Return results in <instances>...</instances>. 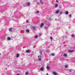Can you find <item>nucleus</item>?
Wrapping results in <instances>:
<instances>
[{"label": "nucleus", "instance_id": "nucleus-39", "mask_svg": "<svg viewBox=\"0 0 75 75\" xmlns=\"http://www.w3.org/2000/svg\"><path fill=\"white\" fill-rule=\"evenodd\" d=\"M59 8H61V7L59 6Z\"/></svg>", "mask_w": 75, "mask_h": 75}, {"label": "nucleus", "instance_id": "nucleus-16", "mask_svg": "<svg viewBox=\"0 0 75 75\" xmlns=\"http://www.w3.org/2000/svg\"><path fill=\"white\" fill-rule=\"evenodd\" d=\"M40 3L42 4H44V3L42 2V0H40Z\"/></svg>", "mask_w": 75, "mask_h": 75}, {"label": "nucleus", "instance_id": "nucleus-27", "mask_svg": "<svg viewBox=\"0 0 75 75\" xmlns=\"http://www.w3.org/2000/svg\"><path fill=\"white\" fill-rule=\"evenodd\" d=\"M25 74H26V75H28V72H26L25 73Z\"/></svg>", "mask_w": 75, "mask_h": 75}, {"label": "nucleus", "instance_id": "nucleus-33", "mask_svg": "<svg viewBox=\"0 0 75 75\" xmlns=\"http://www.w3.org/2000/svg\"><path fill=\"white\" fill-rule=\"evenodd\" d=\"M40 57H41V55H40V56H38V58H40Z\"/></svg>", "mask_w": 75, "mask_h": 75}, {"label": "nucleus", "instance_id": "nucleus-12", "mask_svg": "<svg viewBox=\"0 0 75 75\" xmlns=\"http://www.w3.org/2000/svg\"><path fill=\"white\" fill-rule=\"evenodd\" d=\"M58 12H59V10H57L56 12H55V13L56 14H57V13H58Z\"/></svg>", "mask_w": 75, "mask_h": 75}, {"label": "nucleus", "instance_id": "nucleus-29", "mask_svg": "<svg viewBox=\"0 0 75 75\" xmlns=\"http://www.w3.org/2000/svg\"><path fill=\"white\" fill-rule=\"evenodd\" d=\"M69 72H72V70H69Z\"/></svg>", "mask_w": 75, "mask_h": 75}, {"label": "nucleus", "instance_id": "nucleus-19", "mask_svg": "<svg viewBox=\"0 0 75 75\" xmlns=\"http://www.w3.org/2000/svg\"><path fill=\"white\" fill-rule=\"evenodd\" d=\"M48 26H45V29H47L48 28Z\"/></svg>", "mask_w": 75, "mask_h": 75}, {"label": "nucleus", "instance_id": "nucleus-25", "mask_svg": "<svg viewBox=\"0 0 75 75\" xmlns=\"http://www.w3.org/2000/svg\"><path fill=\"white\" fill-rule=\"evenodd\" d=\"M69 17H70V18H71V17H72V16L71 15H69Z\"/></svg>", "mask_w": 75, "mask_h": 75}, {"label": "nucleus", "instance_id": "nucleus-11", "mask_svg": "<svg viewBox=\"0 0 75 75\" xmlns=\"http://www.w3.org/2000/svg\"><path fill=\"white\" fill-rule=\"evenodd\" d=\"M26 31L27 33H30V30L28 29H27L26 30Z\"/></svg>", "mask_w": 75, "mask_h": 75}, {"label": "nucleus", "instance_id": "nucleus-14", "mask_svg": "<svg viewBox=\"0 0 75 75\" xmlns=\"http://www.w3.org/2000/svg\"><path fill=\"white\" fill-rule=\"evenodd\" d=\"M65 14H68V11H66L65 12Z\"/></svg>", "mask_w": 75, "mask_h": 75}, {"label": "nucleus", "instance_id": "nucleus-37", "mask_svg": "<svg viewBox=\"0 0 75 75\" xmlns=\"http://www.w3.org/2000/svg\"><path fill=\"white\" fill-rule=\"evenodd\" d=\"M12 17L13 18H14V16H12Z\"/></svg>", "mask_w": 75, "mask_h": 75}, {"label": "nucleus", "instance_id": "nucleus-10", "mask_svg": "<svg viewBox=\"0 0 75 75\" xmlns=\"http://www.w3.org/2000/svg\"><path fill=\"white\" fill-rule=\"evenodd\" d=\"M63 56L64 57H67V54H64V55H63Z\"/></svg>", "mask_w": 75, "mask_h": 75}, {"label": "nucleus", "instance_id": "nucleus-9", "mask_svg": "<svg viewBox=\"0 0 75 75\" xmlns=\"http://www.w3.org/2000/svg\"><path fill=\"white\" fill-rule=\"evenodd\" d=\"M20 56V54H17L16 56V58H18Z\"/></svg>", "mask_w": 75, "mask_h": 75}, {"label": "nucleus", "instance_id": "nucleus-17", "mask_svg": "<svg viewBox=\"0 0 75 75\" xmlns=\"http://www.w3.org/2000/svg\"><path fill=\"white\" fill-rule=\"evenodd\" d=\"M39 52H40V55L42 54V51H40Z\"/></svg>", "mask_w": 75, "mask_h": 75}, {"label": "nucleus", "instance_id": "nucleus-24", "mask_svg": "<svg viewBox=\"0 0 75 75\" xmlns=\"http://www.w3.org/2000/svg\"><path fill=\"white\" fill-rule=\"evenodd\" d=\"M52 56H55V54H54V53H52Z\"/></svg>", "mask_w": 75, "mask_h": 75}, {"label": "nucleus", "instance_id": "nucleus-40", "mask_svg": "<svg viewBox=\"0 0 75 75\" xmlns=\"http://www.w3.org/2000/svg\"><path fill=\"white\" fill-rule=\"evenodd\" d=\"M46 74H47V75H48V73H47Z\"/></svg>", "mask_w": 75, "mask_h": 75}, {"label": "nucleus", "instance_id": "nucleus-32", "mask_svg": "<svg viewBox=\"0 0 75 75\" xmlns=\"http://www.w3.org/2000/svg\"><path fill=\"white\" fill-rule=\"evenodd\" d=\"M41 34H39V36H41Z\"/></svg>", "mask_w": 75, "mask_h": 75}, {"label": "nucleus", "instance_id": "nucleus-13", "mask_svg": "<svg viewBox=\"0 0 75 75\" xmlns=\"http://www.w3.org/2000/svg\"><path fill=\"white\" fill-rule=\"evenodd\" d=\"M46 68L47 69H50V67H49V66H47V67H46Z\"/></svg>", "mask_w": 75, "mask_h": 75}, {"label": "nucleus", "instance_id": "nucleus-1", "mask_svg": "<svg viewBox=\"0 0 75 75\" xmlns=\"http://www.w3.org/2000/svg\"><path fill=\"white\" fill-rule=\"evenodd\" d=\"M30 4H31V3L30 2H28L26 3V6H30Z\"/></svg>", "mask_w": 75, "mask_h": 75}, {"label": "nucleus", "instance_id": "nucleus-45", "mask_svg": "<svg viewBox=\"0 0 75 75\" xmlns=\"http://www.w3.org/2000/svg\"><path fill=\"white\" fill-rule=\"evenodd\" d=\"M6 69H7V68H6Z\"/></svg>", "mask_w": 75, "mask_h": 75}, {"label": "nucleus", "instance_id": "nucleus-31", "mask_svg": "<svg viewBox=\"0 0 75 75\" xmlns=\"http://www.w3.org/2000/svg\"><path fill=\"white\" fill-rule=\"evenodd\" d=\"M49 20H51V18H50L49 19Z\"/></svg>", "mask_w": 75, "mask_h": 75}, {"label": "nucleus", "instance_id": "nucleus-36", "mask_svg": "<svg viewBox=\"0 0 75 75\" xmlns=\"http://www.w3.org/2000/svg\"><path fill=\"white\" fill-rule=\"evenodd\" d=\"M55 20L56 21H57V19H55Z\"/></svg>", "mask_w": 75, "mask_h": 75}, {"label": "nucleus", "instance_id": "nucleus-7", "mask_svg": "<svg viewBox=\"0 0 75 75\" xmlns=\"http://www.w3.org/2000/svg\"><path fill=\"white\" fill-rule=\"evenodd\" d=\"M32 30H33V31H35V27L34 26L32 28Z\"/></svg>", "mask_w": 75, "mask_h": 75}, {"label": "nucleus", "instance_id": "nucleus-42", "mask_svg": "<svg viewBox=\"0 0 75 75\" xmlns=\"http://www.w3.org/2000/svg\"><path fill=\"white\" fill-rule=\"evenodd\" d=\"M1 55V54L0 53V56Z\"/></svg>", "mask_w": 75, "mask_h": 75}, {"label": "nucleus", "instance_id": "nucleus-41", "mask_svg": "<svg viewBox=\"0 0 75 75\" xmlns=\"http://www.w3.org/2000/svg\"><path fill=\"white\" fill-rule=\"evenodd\" d=\"M38 4H39L40 3H39V2H38Z\"/></svg>", "mask_w": 75, "mask_h": 75}, {"label": "nucleus", "instance_id": "nucleus-4", "mask_svg": "<svg viewBox=\"0 0 75 75\" xmlns=\"http://www.w3.org/2000/svg\"><path fill=\"white\" fill-rule=\"evenodd\" d=\"M44 24L43 23H42L41 25L40 26V27H42L44 26Z\"/></svg>", "mask_w": 75, "mask_h": 75}, {"label": "nucleus", "instance_id": "nucleus-30", "mask_svg": "<svg viewBox=\"0 0 75 75\" xmlns=\"http://www.w3.org/2000/svg\"><path fill=\"white\" fill-rule=\"evenodd\" d=\"M63 12H61L60 13V14H62Z\"/></svg>", "mask_w": 75, "mask_h": 75}, {"label": "nucleus", "instance_id": "nucleus-28", "mask_svg": "<svg viewBox=\"0 0 75 75\" xmlns=\"http://www.w3.org/2000/svg\"><path fill=\"white\" fill-rule=\"evenodd\" d=\"M39 60L40 61H41V58H39Z\"/></svg>", "mask_w": 75, "mask_h": 75}, {"label": "nucleus", "instance_id": "nucleus-20", "mask_svg": "<svg viewBox=\"0 0 75 75\" xmlns=\"http://www.w3.org/2000/svg\"><path fill=\"white\" fill-rule=\"evenodd\" d=\"M35 38H38V36L37 35L35 36Z\"/></svg>", "mask_w": 75, "mask_h": 75}, {"label": "nucleus", "instance_id": "nucleus-35", "mask_svg": "<svg viewBox=\"0 0 75 75\" xmlns=\"http://www.w3.org/2000/svg\"><path fill=\"white\" fill-rule=\"evenodd\" d=\"M27 23H28V21H27Z\"/></svg>", "mask_w": 75, "mask_h": 75}, {"label": "nucleus", "instance_id": "nucleus-6", "mask_svg": "<svg viewBox=\"0 0 75 75\" xmlns=\"http://www.w3.org/2000/svg\"><path fill=\"white\" fill-rule=\"evenodd\" d=\"M69 52H70V53H71V52H74V50H69L68 51Z\"/></svg>", "mask_w": 75, "mask_h": 75}, {"label": "nucleus", "instance_id": "nucleus-18", "mask_svg": "<svg viewBox=\"0 0 75 75\" xmlns=\"http://www.w3.org/2000/svg\"><path fill=\"white\" fill-rule=\"evenodd\" d=\"M8 40H11V38L10 37H8Z\"/></svg>", "mask_w": 75, "mask_h": 75}, {"label": "nucleus", "instance_id": "nucleus-43", "mask_svg": "<svg viewBox=\"0 0 75 75\" xmlns=\"http://www.w3.org/2000/svg\"><path fill=\"white\" fill-rule=\"evenodd\" d=\"M48 26H50V25H49Z\"/></svg>", "mask_w": 75, "mask_h": 75}, {"label": "nucleus", "instance_id": "nucleus-34", "mask_svg": "<svg viewBox=\"0 0 75 75\" xmlns=\"http://www.w3.org/2000/svg\"><path fill=\"white\" fill-rule=\"evenodd\" d=\"M56 2H57V3H58V0H56Z\"/></svg>", "mask_w": 75, "mask_h": 75}, {"label": "nucleus", "instance_id": "nucleus-5", "mask_svg": "<svg viewBox=\"0 0 75 75\" xmlns=\"http://www.w3.org/2000/svg\"><path fill=\"white\" fill-rule=\"evenodd\" d=\"M44 67H42L40 69V71H44Z\"/></svg>", "mask_w": 75, "mask_h": 75}, {"label": "nucleus", "instance_id": "nucleus-3", "mask_svg": "<svg viewBox=\"0 0 75 75\" xmlns=\"http://www.w3.org/2000/svg\"><path fill=\"white\" fill-rule=\"evenodd\" d=\"M26 52H27V53H29V52H30V50H26L25 51Z\"/></svg>", "mask_w": 75, "mask_h": 75}, {"label": "nucleus", "instance_id": "nucleus-38", "mask_svg": "<svg viewBox=\"0 0 75 75\" xmlns=\"http://www.w3.org/2000/svg\"><path fill=\"white\" fill-rule=\"evenodd\" d=\"M16 75H20V74H17Z\"/></svg>", "mask_w": 75, "mask_h": 75}, {"label": "nucleus", "instance_id": "nucleus-2", "mask_svg": "<svg viewBox=\"0 0 75 75\" xmlns=\"http://www.w3.org/2000/svg\"><path fill=\"white\" fill-rule=\"evenodd\" d=\"M53 74H54V75H58V74H57L55 71H53Z\"/></svg>", "mask_w": 75, "mask_h": 75}, {"label": "nucleus", "instance_id": "nucleus-23", "mask_svg": "<svg viewBox=\"0 0 75 75\" xmlns=\"http://www.w3.org/2000/svg\"><path fill=\"white\" fill-rule=\"evenodd\" d=\"M11 30H12V28H10L9 29V31H11Z\"/></svg>", "mask_w": 75, "mask_h": 75}, {"label": "nucleus", "instance_id": "nucleus-22", "mask_svg": "<svg viewBox=\"0 0 75 75\" xmlns=\"http://www.w3.org/2000/svg\"><path fill=\"white\" fill-rule=\"evenodd\" d=\"M65 68H68V65H66L65 66Z\"/></svg>", "mask_w": 75, "mask_h": 75}, {"label": "nucleus", "instance_id": "nucleus-26", "mask_svg": "<svg viewBox=\"0 0 75 75\" xmlns=\"http://www.w3.org/2000/svg\"><path fill=\"white\" fill-rule=\"evenodd\" d=\"M50 39H51V41H52V37H50Z\"/></svg>", "mask_w": 75, "mask_h": 75}, {"label": "nucleus", "instance_id": "nucleus-21", "mask_svg": "<svg viewBox=\"0 0 75 75\" xmlns=\"http://www.w3.org/2000/svg\"><path fill=\"white\" fill-rule=\"evenodd\" d=\"M75 37V35H74L73 34L72 35H71L72 37Z\"/></svg>", "mask_w": 75, "mask_h": 75}, {"label": "nucleus", "instance_id": "nucleus-8", "mask_svg": "<svg viewBox=\"0 0 75 75\" xmlns=\"http://www.w3.org/2000/svg\"><path fill=\"white\" fill-rule=\"evenodd\" d=\"M58 6V4H56L55 5V8L57 7Z\"/></svg>", "mask_w": 75, "mask_h": 75}, {"label": "nucleus", "instance_id": "nucleus-15", "mask_svg": "<svg viewBox=\"0 0 75 75\" xmlns=\"http://www.w3.org/2000/svg\"><path fill=\"white\" fill-rule=\"evenodd\" d=\"M35 13H36L37 14H38V13H39V11H36L35 12Z\"/></svg>", "mask_w": 75, "mask_h": 75}, {"label": "nucleus", "instance_id": "nucleus-44", "mask_svg": "<svg viewBox=\"0 0 75 75\" xmlns=\"http://www.w3.org/2000/svg\"><path fill=\"white\" fill-rule=\"evenodd\" d=\"M48 26H50V25H49Z\"/></svg>", "mask_w": 75, "mask_h": 75}]
</instances>
